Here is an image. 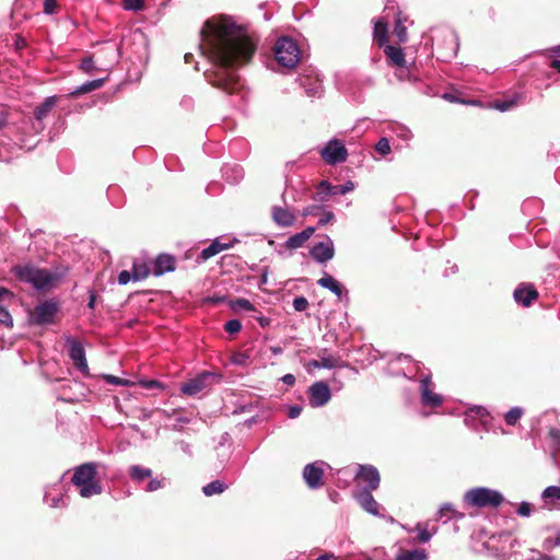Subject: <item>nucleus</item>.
Returning a JSON list of instances; mask_svg holds the SVG:
<instances>
[{"instance_id": "nucleus-53", "label": "nucleus", "mask_w": 560, "mask_h": 560, "mask_svg": "<svg viewBox=\"0 0 560 560\" xmlns=\"http://www.w3.org/2000/svg\"><path fill=\"white\" fill-rule=\"evenodd\" d=\"M57 1L56 0H44L43 10L45 14H52L56 10Z\"/></svg>"}, {"instance_id": "nucleus-63", "label": "nucleus", "mask_w": 560, "mask_h": 560, "mask_svg": "<svg viewBox=\"0 0 560 560\" xmlns=\"http://www.w3.org/2000/svg\"><path fill=\"white\" fill-rule=\"evenodd\" d=\"M255 318L258 320L259 325L262 328L268 327L271 323L270 318L262 316V315L256 316Z\"/></svg>"}, {"instance_id": "nucleus-11", "label": "nucleus", "mask_w": 560, "mask_h": 560, "mask_svg": "<svg viewBox=\"0 0 560 560\" xmlns=\"http://www.w3.org/2000/svg\"><path fill=\"white\" fill-rule=\"evenodd\" d=\"M325 467H329L324 460L310 463L303 468V479L310 489H319L323 485Z\"/></svg>"}, {"instance_id": "nucleus-10", "label": "nucleus", "mask_w": 560, "mask_h": 560, "mask_svg": "<svg viewBox=\"0 0 560 560\" xmlns=\"http://www.w3.org/2000/svg\"><path fill=\"white\" fill-rule=\"evenodd\" d=\"M355 185L352 180H348L342 185H332L328 180H322L316 189L314 199L320 202L328 201L329 197L336 195H346L354 190Z\"/></svg>"}, {"instance_id": "nucleus-48", "label": "nucleus", "mask_w": 560, "mask_h": 560, "mask_svg": "<svg viewBox=\"0 0 560 560\" xmlns=\"http://www.w3.org/2000/svg\"><path fill=\"white\" fill-rule=\"evenodd\" d=\"M0 323L8 327L13 326L12 316L5 307L0 308Z\"/></svg>"}, {"instance_id": "nucleus-40", "label": "nucleus", "mask_w": 560, "mask_h": 560, "mask_svg": "<svg viewBox=\"0 0 560 560\" xmlns=\"http://www.w3.org/2000/svg\"><path fill=\"white\" fill-rule=\"evenodd\" d=\"M165 487L164 480L159 478H149V482L144 490L147 492H155L160 489H163Z\"/></svg>"}, {"instance_id": "nucleus-60", "label": "nucleus", "mask_w": 560, "mask_h": 560, "mask_svg": "<svg viewBox=\"0 0 560 560\" xmlns=\"http://www.w3.org/2000/svg\"><path fill=\"white\" fill-rule=\"evenodd\" d=\"M556 540V537H548L544 540L542 547L546 550H552L555 547H559L560 545H556L553 541Z\"/></svg>"}, {"instance_id": "nucleus-24", "label": "nucleus", "mask_w": 560, "mask_h": 560, "mask_svg": "<svg viewBox=\"0 0 560 560\" xmlns=\"http://www.w3.org/2000/svg\"><path fill=\"white\" fill-rule=\"evenodd\" d=\"M542 500V508L549 511L556 509V504L560 502V487L559 486H549L545 488L540 495Z\"/></svg>"}, {"instance_id": "nucleus-44", "label": "nucleus", "mask_w": 560, "mask_h": 560, "mask_svg": "<svg viewBox=\"0 0 560 560\" xmlns=\"http://www.w3.org/2000/svg\"><path fill=\"white\" fill-rule=\"evenodd\" d=\"M416 529L419 532V535H418V540L422 544H425L428 541H430V539L432 538L433 534L432 533H429V530L427 529V527H423L421 524H418Z\"/></svg>"}, {"instance_id": "nucleus-23", "label": "nucleus", "mask_w": 560, "mask_h": 560, "mask_svg": "<svg viewBox=\"0 0 560 560\" xmlns=\"http://www.w3.org/2000/svg\"><path fill=\"white\" fill-rule=\"evenodd\" d=\"M231 247V244L229 243H222L219 238H215L212 241V243L203 248L199 255L197 256V262H205L211 257L215 256L217 254L221 253L222 250L229 249Z\"/></svg>"}, {"instance_id": "nucleus-29", "label": "nucleus", "mask_w": 560, "mask_h": 560, "mask_svg": "<svg viewBox=\"0 0 560 560\" xmlns=\"http://www.w3.org/2000/svg\"><path fill=\"white\" fill-rule=\"evenodd\" d=\"M223 176L228 182L236 184L243 178L244 171L240 165H226L223 168Z\"/></svg>"}, {"instance_id": "nucleus-2", "label": "nucleus", "mask_w": 560, "mask_h": 560, "mask_svg": "<svg viewBox=\"0 0 560 560\" xmlns=\"http://www.w3.org/2000/svg\"><path fill=\"white\" fill-rule=\"evenodd\" d=\"M97 466L94 462H88L73 469L71 482L79 488L82 498L89 499L103 492V487L96 479Z\"/></svg>"}, {"instance_id": "nucleus-16", "label": "nucleus", "mask_w": 560, "mask_h": 560, "mask_svg": "<svg viewBox=\"0 0 560 560\" xmlns=\"http://www.w3.org/2000/svg\"><path fill=\"white\" fill-rule=\"evenodd\" d=\"M357 479L364 483L361 490H369L370 492L376 490L381 482L380 472L377 468L372 465H360Z\"/></svg>"}, {"instance_id": "nucleus-1", "label": "nucleus", "mask_w": 560, "mask_h": 560, "mask_svg": "<svg viewBox=\"0 0 560 560\" xmlns=\"http://www.w3.org/2000/svg\"><path fill=\"white\" fill-rule=\"evenodd\" d=\"M200 36L201 52L212 63V69L205 72L206 79L214 88L236 93L241 88L236 69L247 63L256 51L247 27L231 16H219L205 22Z\"/></svg>"}, {"instance_id": "nucleus-3", "label": "nucleus", "mask_w": 560, "mask_h": 560, "mask_svg": "<svg viewBox=\"0 0 560 560\" xmlns=\"http://www.w3.org/2000/svg\"><path fill=\"white\" fill-rule=\"evenodd\" d=\"M12 271L20 281L31 284L38 291L49 289L56 280L48 269L37 268L30 264L14 266Z\"/></svg>"}, {"instance_id": "nucleus-19", "label": "nucleus", "mask_w": 560, "mask_h": 560, "mask_svg": "<svg viewBox=\"0 0 560 560\" xmlns=\"http://www.w3.org/2000/svg\"><path fill=\"white\" fill-rule=\"evenodd\" d=\"M175 270V258L170 254H160L153 265V275L156 277Z\"/></svg>"}, {"instance_id": "nucleus-39", "label": "nucleus", "mask_w": 560, "mask_h": 560, "mask_svg": "<svg viewBox=\"0 0 560 560\" xmlns=\"http://www.w3.org/2000/svg\"><path fill=\"white\" fill-rule=\"evenodd\" d=\"M44 501L49 508H52V509H59V508H63L66 505L62 495H56V497L50 498L48 492L45 493Z\"/></svg>"}, {"instance_id": "nucleus-22", "label": "nucleus", "mask_w": 560, "mask_h": 560, "mask_svg": "<svg viewBox=\"0 0 560 560\" xmlns=\"http://www.w3.org/2000/svg\"><path fill=\"white\" fill-rule=\"evenodd\" d=\"M317 284L324 289L329 290L339 299H341L343 294H348V291L343 288V285L339 281H337L332 276L326 272L320 279L317 280Z\"/></svg>"}, {"instance_id": "nucleus-47", "label": "nucleus", "mask_w": 560, "mask_h": 560, "mask_svg": "<svg viewBox=\"0 0 560 560\" xmlns=\"http://www.w3.org/2000/svg\"><path fill=\"white\" fill-rule=\"evenodd\" d=\"M394 32L396 36L398 37L399 42L405 43L407 40V30L401 24L400 21H398L395 25Z\"/></svg>"}, {"instance_id": "nucleus-64", "label": "nucleus", "mask_w": 560, "mask_h": 560, "mask_svg": "<svg viewBox=\"0 0 560 560\" xmlns=\"http://www.w3.org/2000/svg\"><path fill=\"white\" fill-rule=\"evenodd\" d=\"M316 560H339V559L334 553L326 552V553H323L319 557H317Z\"/></svg>"}, {"instance_id": "nucleus-30", "label": "nucleus", "mask_w": 560, "mask_h": 560, "mask_svg": "<svg viewBox=\"0 0 560 560\" xmlns=\"http://www.w3.org/2000/svg\"><path fill=\"white\" fill-rule=\"evenodd\" d=\"M428 553L424 549L416 548L411 550L400 551L395 560H427Z\"/></svg>"}, {"instance_id": "nucleus-13", "label": "nucleus", "mask_w": 560, "mask_h": 560, "mask_svg": "<svg viewBox=\"0 0 560 560\" xmlns=\"http://www.w3.org/2000/svg\"><path fill=\"white\" fill-rule=\"evenodd\" d=\"M310 256L317 264H326L331 260L335 256V245L332 240L325 235V240L314 244L310 248Z\"/></svg>"}, {"instance_id": "nucleus-31", "label": "nucleus", "mask_w": 560, "mask_h": 560, "mask_svg": "<svg viewBox=\"0 0 560 560\" xmlns=\"http://www.w3.org/2000/svg\"><path fill=\"white\" fill-rule=\"evenodd\" d=\"M104 84V79H95L92 81H86L80 86H78L73 92L71 93L74 96H79L85 93H90L92 91H95L100 88H102Z\"/></svg>"}, {"instance_id": "nucleus-43", "label": "nucleus", "mask_w": 560, "mask_h": 560, "mask_svg": "<svg viewBox=\"0 0 560 560\" xmlns=\"http://www.w3.org/2000/svg\"><path fill=\"white\" fill-rule=\"evenodd\" d=\"M532 512H533V505L529 502H526V501H522L518 504V508L516 510L517 515H520L522 517L530 516Z\"/></svg>"}, {"instance_id": "nucleus-42", "label": "nucleus", "mask_w": 560, "mask_h": 560, "mask_svg": "<svg viewBox=\"0 0 560 560\" xmlns=\"http://www.w3.org/2000/svg\"><path fill=\"white\" fill-rule=\"evenodd\" d=\"M224 329L229 332V334H237L241 329H242V323L238 320V319H230L225 323L224 325Z\"/></svg>"}, {"instance_id": "nucleus-7", "label": "nucleus", "mask_w": 560, "mask_h": 560, "mask_svg": "<svg viewBox=\"0 0 560 560\" xmlns=\"http://www.w3.org/2000/svg\"><path fill=\"white\" fill-rule=\"evenodd\" d=\"M222 376L219 373L203 371L197 374L194 378L183 383L180 390L187 396L195 397L206 389H209L213 384L221 381Z\"/></svg>"}, {"instance_id": "nucleus-59", "label": "nucleus", "mask_w": 560, "mask_h": 560, "mask_svg": "<svg viewBox=\"0 0 560 560\" xmlns=\"http://www.w3.org/2000/svg\"><path fill=\"white\" fill-rule=\"evenodd\" d=\"M142 387L147 389L162 388V384L155 380H148L141 382Z\"/></svg>"}, {"instance_id": "nucleus-20", "label": "nucleus", "mask_w": 560, "mask_h": 560, "mask_svg": "<svg viewBox=\"0 0 560 560\" xmlns=\"http://www.w3.org/2000/svg\"><path fill=\"white\" fill-rule=\"evenodd\" d=\"M316 229L315 226H307L303 231L291 235L284 243L288 249H298L304 246V244L313 236Z\"/></svg>"}, {"instance_id": "nucleus-49", "label": "nucleus", "mask_w": 560, "mask_h": 560, "mask_svg": "<svg viewBox=\"0 0 560 560\" xmlns=\"http://www.w3.org/2000/svg\"><path fill=\"white\" fill-rule=\"evenodd\" d=\"M80 69L86 73L92 72L94 69L93 58L91 56L83 58L80 63Z\"/></svg>"}, {"instance_id": "nucleus-25", "label": "nucleus", "mask_w": 560, "mask_h": 560, "mask_svg": "<svg viewBox=\"0 0 560 560\" xmlns=\"http://www.w3.org/2000/svg\"><path fill=\"white\" fill-rule=\"evenodd\" d=\"M384 54L394 66L400 68L401 72L404 71V68L406 67V59L401 47L386 45L384 48Z\"/></svg>"}, {"instance_id": "nucleus-4", "label": "nucleus", "mask_w": 560, "mask_h": 560, "mask_svg": "<svg viewBox=\"0 0 560 560\" xmlns=\"http://www.w3.org/2000/svg\"><path fill=\"white\" fill-rule=\"evenodd\" d=\"M432 40L435 45L436 58L443 61L451 60L457 55L459 38L451 27H438L433 30Z\"/></svg>"}, {"instance_id": "nucleus-41", "label": "nucleus", "mask_w": 560, "mask_h": 560, "mask_svg": "<svg viewBox=\"0 0 560 560\" xmlns=\"http://www.w3.org/2000/svg\"><path fill=\"white\" fill-rule=\"evenodd\" d=\"M232 306L234 308H240V310H244V311H256L254 304H252L250 301H248L247 299H243V298L236 299L233 302Z\"/></svg>"}, {"instance_id": "nucleus-28", "label": "nucleus", "mask_w": 560, "mask_h": 560, "mask_svg": "<svg viewBox=\"0 0 560 560\" xmlns=\"http://www.w3.org/2000/svg\"><path fill=\"white\" fill-rule=\"evenodd\" d=\"M489 417V411L482 406H471L465 413L464 422L468 427H472L474 419L478 418L481 422L486 421V418Z\"/></svg>"}, {"instance_id": "nucleus-58", "label": "nucleus", "mask_w": 560, "mask_h": 560, "mask_svg": "<svg viewBox=\"0 0 560 560\" xmlns=\"http://www.w3.org/2000/svg\"><path fill=\"white\" fill-rule=\"evenodd\" d=\"M9 126H10L9 114H8V112L1 110L0 112V130H4Z\"/></svg>"}, {"instance_id": "nucleus-46", "label": "nucleus", "mask_w": 560, "mask_h": 560, "mask_svg": "<svg viewBox=\"0 0 560 560\" xmlns=\"http://www.w3.org/2000/svg\"><path fill=\"white\" fill-rule=\"evenodd\" d=\"M310 303L304 296H296L293 300V307L296 312H304L308 307Z\"/></svg>"}, {"instance_id": "nucleus-34", "label": "nucleus", "mask_w": 560, "mask_h": 560, "mask_svg": "<svg viewBox=\"0 0 560 560\" xmlns=\"http://www.w3.org/2000/svg\"><path fill=\"white\" fill-rule=\"evenodd\" d=\"M374 37L377 39L378 44L382 46L387 40V24L383 21H377L374 24Z\"/></svg>"}, {"instance_id": "nucleus-51", "label": "nucleus", "mask_w": 560, "mask_h": 560, "mask_svg": "<svg viewBox=\"0 0 560 560\" xmlns=\"http://www.w3.org/2000/svg\"><path fill=\"white\" fill-rule=\"evenodd\" d=\"M452 511H453V504L451 503H443L441 505V508L439 509V518L442 520L444 517H448L450 515H452Z\"/></svg>"}, {"instance_id": "nucleus-38", "label": "nucleus", "mask_w": 560, "mask_h": 560, "mask_svg": "<svg viewBox=\"0 0 560 560\" xmlns=\"http://www.w3.org/2000/svg\"><path fill=\"white\" fill-rule=\"evenodd\" d=\"M375 151L381 156H386L392 152L389 140L386 137H382L375 144Z\"/></svg>"}, {"instance_id": "nucleus-27", "label": "nucleus", "mask_w": 560, "mask_h": 560, "mask_svg": "<svg viewBox=\"0 0 560 560\" xmlns=\"http://www.w3.org/2000/svg\"><path fill=\"white\" fill-rule=\"evenodd\" d=\"M57 96H48L45 98L43 103H40L36 108L34 109V117L36 120L42 121L45 119L48 114L51 112L54 106L56 105Z\"/></svg>"}, {"instance_id": "nucleus-57", "label": "nucleus", "mask_w": 560, "mask_h": 560, "mask_svg": "<svg viewBox=\"0 0 560 560\" xmlns=\"http://www.w3.org/2000/svg\"><path fill=\"white\" fill-rule=\"evenodd\" d=\"M399 130L400 131L397 135L404 141H409L412 138V132L407 127L401 126L399 127Z\"/></svg>"}, {"instance_id": "nucleus-9", "label": "nucleus", "mask_w": 560, "mask_h": 560, "mask_svg": "<svg viewBox=\"0 0 560 560\" xmlns=\"http://www.w3.org/2000/svg\"><path fill=\"white\" fill-rule=\"evenodd\" d=\"M319 153L323 160L329 165L343 163L349 155L345 143L338 139L329 140Z\"/></svg>"}, {"instance_id": "nucleus-6", "label": "nucleus", "mask_w": 560, "mask_h": 560, "mask_svg": "<svg viewBox=\"0 0 560 560\" xmlns=\"http://www.w3.org/2000/svg\"><path fill=\"white\" fill-rule=\"evenodd\" d=\"M275 58L279 65L291 69L298 65L301 50L292 38L280 37L275 45Z\"/></svg>"}, {"instance_id": "nucleus-54", "label": "nucleus", "mask_w": 560, "mask_h": 560, "mask_svg": "<svg viewBox=\"0 0 560 560\" xmlns=\"http://www.w3.org/2000/svg\"><path fill=\"white\" fill-rule=\"evenodd\" d=\"M335 218V214L332 211H326L319 219H318V225L324 226L327 223H329Z\"/></svg>"}, {"instance_id": "nucleus-36", "label": "nucleus", "mask_w": 560, "mask_h": 560, "mask_svg": "<svg viewBox=\"0 0 560 560\" xmlns=\"http://www.w3.org/2000/svg\"><path fill=\"white\" fill-rule=\"evenodd\" d=\"M150 271L144 264H133L132 266V280L141 281L149 276Z\"/></svg>"}, {"instance_id": "nucleus-56", "label": "nucleus", "mask_w": 560, "mask_h": 560, "mask_svg": "<svg viewBox=\"0 0 560 560\" xmlns=\"http://www.w3.org/2000/svg\"><path fill=\"white\" fill-rule=\"evenodd\" d=\"M548 435L557 445L560 446V428H550Z\"/></svg>"}, {"instance_id": "nucleus-52", "label": "nucleus", "mask_w": 560, "mask_h": 560, "mask_svg": "<svg viewBox=\"0 0 560 560\" xmlns=\"http://www.w3.org/2000/svg\"><path fill=\"white\" fill-rule=\"evenodd\" d=\"M132 279V272L128 271V270H122L119 272L118 275V283L120 285H126L130 282V280Z\"/></svg>"}, {"instance_id": "nucleus-8", "label": "nucleus", "mask_w": 560, "mask_h": 560, "mask_svg": "<svg viewBox=\"0 0 560 560\" xmlns=\"http://www.w3.org/2000/svg\"><path fill=\"white\" fill-rule=\"evenodd\" d=\"M59 308L60 306L57 301L46 300L35 306L30 315V322L36 326L54 324Z\"/></svg>"}, {"instance_id": "nucleus-55", "label": "nucleus", "mask_w": 560, "mask_h": 560, "mask_svg": "<svg viewBox=\"0 0 560 560\" xmlns=\"http://www.w3.org/2000/svg\"><path fill=\"white\" fill-rule=\"evenodd\" d=\"M302 412V407L299 406V405H292L289 407V410H288V417L290 419H295L298 418Z\"/></svg>"}, {"instance_id": "nucleus-17", "label": "nucleus", "mask_w": 560, "mask_h": 560, "mask_svg": "<svg viewBox=\"0 0 560 560\" xmlns=\"http://www.w3.org/2000/svg\"><path fill=\"white\" fill-rule=\"evenodd\" d=\"M513 298L517 304L528 307L538 299V291L534 284L523 282L515 288Z\"/></svg>"}, {"instance_id": "nucleus-12", "label": "nucleus", "mask_w": 560, "mask_h": 560, "mask_svg": "<svg viewBox=\"0 0 560 560\" xmlns=\"http://www.w3.org/2000/svg\"><path fill=\"white\" fill-rule=\"evenodd\" d=\"M431 374H421L420 376V400L424 407L435 408L442 405L443 397L432 390Z\"/></svg>"}, {"instance_id": "nucleus-32", "label": "nucleus", "mask_w": 560, "mask_h": 560, "mask_svg": "<svg viewBox=\"0 0 560 560\" xmlns=\"http://www.w3.org/2000/svg\"><path fill=\"white\" fill-rule=\"evenodd\" d=\"M228 489V485L220 481V480H213L206 486L202 487V493L206 497H211L214 494H220L224 492Z\"/></svg>"}, {"instance_id": "nucleus-21", "label": "nucleus", "mask_w": 560, "mask_h": 560, "mask_svg": "<svg viewBox=\"0 0 560 560\" xmlns=\"http://www.w3.org/2000/svg\"><path fill=\"white\" fill-rule=\"evenodd\" d=\"M357 500L361 508L372 515H380V504L369 490H360Z\"/></svg>"}, {"instance_id": "nucleus-37", "label": "nucleus", "mask_w": 560, "mask_h": 560, "mask_svg": "<svg viewBox=\"0 0 560 560\" xmlns=\"http://www.w3.org/2000/svg\"><path fill=\"white\" fill-rule=\"evenodd\" d=\"M518 98V96H514L505 101H498L494 103L493 107L500 112H508L517 105Z\"/></svg>"}, {"instance_id": "nucleus-18", "label": "nucleus", "mask_w": 560, "mask_h": 560, "mask_svg": "<svg viewBox=\"0 0 560 560\" xmlns=\"http://www.w3.org/2000/svg\"><path fill=\"white\" fill-rule=\"evenodd\" d=\"M271 218L280 228H289L295 221V214L288 208L281 206L271 207Z\"/></svg>"}, {"instance_id": "nucleus-33", "label": "nucleus", "mask_w": 560, "mask_h": 560, "mask_svg": "<svg viewBox=\"0 0 560 560\" xmlns=\"http://www.w3.org/2000/svg\"><path fill=\"white\" fill-rule=\"evenodd\" d=\"M311 366H314L316 369H335L337 366H340L339 360L331 357H322L320 360H313L310 363Z\"/></svg>"}, {"instance_id": "nucleus-45", "label": "nucleus", "mask_w": 560, "mask_h": 560, "mask_svg": "<svg viewBox=\"0 0 560 560\" xmlns=\"http://www.w3.org/2000/svg\"><path fill=\"white\" fill-rule=\"evenodd\" d=\"M143 5V0H124V9L129 11H140Z\"/></svg>"}, {"instance_id": "nucleus-5", "label": "nucleus", "mask_w": 560, "mask_h": 560, "mask_svg": "<svg viewBox=\"0 0 560 560\" xmlns=\"http://www.w3.org/2000/svg\"><path fill=\"white\" fill-rule=\"evenodd\" d=\"M463 501L465 504L474 508H498L504 501L503 494L487 487H476L467 490Z\"/></svg>"}, {"instance_id": "nucleus-50", "label": "nucleus", "mask_w": 560, "mask_h": 560, "mask_svg": "<svg viewBox=\"0 0 560 560\" xmlns=\"http://www.w3.org/2000/svg\"><path fill=\"white\" fill-rule=\"evenodd\" d=\"M176 445L179 447V450L185 455H187L188 457H192V455H194L192 446L188 442L180 440V441L176 442Z\"/></svg>"}, {"instance_id": "nucleus-35", "label": "nucleus", "mask_w": 560, "mask_h": 560, "mask_svg": "<svg viewBox=\"0 0 560 560\" xmlns=\"http://www.w3.org/2000/svg\"><path fill=\"white\" fill-rule=\"evenodd\" d=\"M524 415V410L521 407L511 408L505 415L504 420L508 425L514 427Z\"/></svg>"}, {"instance_id": "nucleus-14", "label": "nucleus", "mask_w": 560, "mask_h": 560, "mask_svg": "<svg viewBox=\"0 0 560 560\" xmlns=\"http://www.w3.org/2000/svg\"><path fill=\"white\" fill-rule=\"evenodd\" d=\"M331 392L327 383L318 381L308 387V401L313 408H319L328 404Z\"/></svg>"}, {"instance_id": "nucleus-62", "label": "nucleus", "mask_w": 560, "mask_h": 560, "mask_svg": "<svg viewBox=\"0 0 560 560\" xmlns=\"http://www.w3.org/2000/svg\"><path fill=\"white\" fill-rule=\"evenodd\" d=\"M281 380L288 386H293L295 383V376L293 374H285Z\"/></svg>"}, {"instance_id": "nucleus-26", "label": "nucleus", "mask_w": 560, "mask_h": 560, "mask_svg": "<svg viewBox=\"0 0 560 560\" xmlns=\"http://www.w3.org/2000/svg\"><path fill=\"white\" fill-rule=\"evenodd\" d=\"M128 475L135 483L140 485L145 479L151 478L153 475V471L149 467H144L141 465H131L128 469Z\"/></svg>"}, {"instance_id": "nucleus-15", "label": "nucleus", "mask_w": 560, "mask_h": 560, "mask_svg": "<svg viewBox=\"0 0 560 560\" xmlns=\"http://www.w3.org/2000/svg\"><path fill=\"white\" fill-rule=\"evenodd\" d=\"M66 343L68 346L69 358L72 360L77 370L86 374L89 372V366L85 358V350L81 342L71 337H68L66 339Z\"/></svg>"}, {"instance_id": "nucleus-61", "label": "nucleus", "mask_w": 560, "mask_h": 560, "mask_svg": "<svg viewBox=\"0 0 560 560\" xmlns=\"http://www.w3.org/2000/svg\"><path fill=\"white\" fill-rule=\"evenodd\" d=\"M105 378L107 383L113 385H124L126 383L124 380L115 375H106Z\"/></svg>"}]
</instances>
